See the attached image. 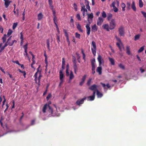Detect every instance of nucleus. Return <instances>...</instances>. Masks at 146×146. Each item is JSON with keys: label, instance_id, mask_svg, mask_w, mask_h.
<instances>
[{"label": "nucleus", "instance_id": "nucleus-1", "mask_svg": "<svg viewBox=\"0 0 146 146\" xmlns=\"http://www.w3.org/2000/svg\"><path fill=\"white\" fill-rule=\"evenodd\" d=\"M52 106L56 107L55 105L51 104L50 101L48 102L47 104H46V115H47L48 117L52 116L53 110Z\"/></svg>", "mask_w": 146, "mask_h": 146}, {"label": "nucleus", "instance_id": "nucleus-2", "mask_svg": "<svg viewBox=\"0 0 146 146\" xmlns=\"http://www.w3.org/2000/svg\"><path fill=\"white\" fill-rule=\"evenodd\" d=\"M48 2L49 5L50 9L52 10L53 17L56 16L55 14L56 12L54 9V7L52 5V0H48Z\"/></svg>", "mask_w": 146, "mask_h": 146}, {"label": "nucleus", "instance_id": "nucleus-3", "mask_svg": "<svg viewBox=\"0 0 146 146\" xmlns=\"http://www.w3.org/2000/svg\"><path fill=\"white\" fill-rule=\"evenodd\" d=\"M91 45L92 46L91 48V50L93 55L95 56L96 53V45L95 42L94 41H92Z\"/></svg>", "mask_w": 146, "mask_h": 146}, {"label": "nucleus", "instance_id": "nucleus-4", "mask_svg": "<svg viewBox=\"0 0 146 146\" xmlns=\"http://www.w3.org/2000/svg\"><path fill=\"white\" fill-rule=\"evenodd\" d=\"M116 24L115 20L112 19L110 21V27L109 29L110 30H113L114 29L115 27Z\"/></svg>", "mask_w": 146, "mask_h": 146}, {"label": "nucleus", "instance_id": "nucleus-5", "mask_svg": "<svg viewBox=\"0 0 146 146\" xmlns=\"http://www.w3.org/2000/svg\"><path fill=\"white\" fill-rule=\"evenodd\" d=\"M86 99V97H84L82 99L78 100L76 102V104L79 106H80V105L84 103V101Z\"/></svg>", "mask_w": 146, "mask_h": 146}, {"label": "nucleus", "instance_id": "nucleus-6", "mask_svg": "<svg viewBox=\"0 0 146 146\" xmlns=\"http://www.w3.org/2000/svg\"><path fill=\"white\" fill-rule=\"evenodd\" d=\"M118 32L119 35L121 36H123L124 35V27L122 26H120L118 29Z\"/></svg>", "mask_w": 146, "mask_h": 146}, {"label": "nucleus", "instance_id": "nucleus-7", "mask_svg": "<svg viewBox=\"0 0 146 146\" xmlns=\"http://www.w3.org/2000/svg\"><path fill=\"white\" fill-rule=\"evenodd\" d=\"M88 15V21L89 23L90 24L92 21L93 18V14L92 13H91L90 14H87Z\"/></svg>", "mask_w": 146, "mask_h": 146}, {"label": "nucleus", "instance_id": "nucleus-8", "mask_svg": "<svg viewBox=\"0 0 146 146\" xmlns=\"http://www.w3.org/2000/svg\"><path fill=\"white\" fill-rule=\"evenodd\" d=\"M90 24H87L86 26V29L87 34L88 36L89 35L90 33Z\"/></svg>", "mask_w": 146, "mask_h": 146}, {"label": "nucleus", "instance_id": "nucleus-9", "mask_svg": "<svg viewBox=\"0 0 146 146\" xmlns=\"http://www.w3.org/2000/svg\"><path fill=\"white\" fill-rule=\"evenodd\" d=\"M103 21V19L101 17H99L97 22V25H98L100 26Z\"/></svg>", "mask_w": 146, "mask_h": 146}, {"label": "nucleus", "instance_id": "nucleus-10", "mask_svg": "<svg viewBox=\"0 0 146 146\" xmlns=\"http://www.w3.org/2000/svg\"><path fill=\"white\" fill-rule=\"evenodd\" d=\"M97 86L96 84H94L92 86H91L89 88V89L92 90H93L94 91H95V90L97 91V90H98L97 89Z\"/></svg>", "mask_w": 146, "mask_h": 146}, {"label": "nucleus", "instance_id": "nucleus-11", "mask_svg": "<svg viewBox=\"0 0 146 146\" xmlns=\"http://www.w3.org/2000/svg\"><path fill=\"white\" fill-rule=\"evenodd\" d=\"M95 93H96L95 92V91H94L93 92V95H92V96H88V98H89V101H93V100H94L95 99Z\"/></svg>", "mask_w": 146, "mask_h": 146}, {"label": "nucleus", "instance_id": "nucleus-12", "mask_svg": "<svg viewBox=\"0 0 146 146\" xmlns=\"http://www.w3.org/2000/svg\"><path fill=\"white\" fill-rule=\"evenodd\" d=\"M116 44L117 46V47H118L120 51L121 52L122 51V49L121 47H122L123 49H124V47L123 46H123H122L120 44V43L119 42H117L116 43Z\"/></svg>", "mask_w": 146, "mask_h": 146}, {"label": "nucleus", "instance_id": "nucleus-13", "mask_svg": "<svg viewBox=\"0 0 146 146\" xmlns=\"http://www.w3.org/2000/svg\"><path fill=\"white\" fill-rule=\"evenodd\" d=\"M116 44L117 46V47H118L120 51L121 52L122 51V49L121 47H122L123 49H124V47L123 46H123H122L120 44V43L119 42H117L116 43Z\"/></svg>", "mask_w": 146, "mask_h": 146}, {"label": "nucleus", "instance_id": "nucleus-14", "mask_svg": "<svg viewBox=\"0 0 146 146\" xmlns=\"http://www.w3.org/2000/svg\"><path fill=\"white\" fill-rule=\"evenodd\" d=\"M59 77L60 80H64V75L62 70H60L59 71Z\"/></svg>", "mask_w": 146, "mask_h": 146}, {"label": "nucleus", "instance_id": "nucleus-15", "mask_svg": "<svg viewBox=\"0 0 146 146\" xmlns=\"http://www.w3.org/2000/svg\"><path fill=\"white\" fill-rule=\"evenodd\" d=\"M97 29L98 28L96 24H94L92 26V31L94 32H96L97 31Z\"/></svg>", "mask_w": 146, "mask_h": 146}, {"label": "nucleus", "instance_id": "nucleus-16", "mask_svg": "<svg viewBox=\"0 0 146 146\" xmlns=\"http://www.w3.org/2000/svg\"><path fill=\"white\" fill-rule=\"evenodd\" d=\"M76 28L81 33L83 32V31L82 29L81 26L79 23H78L76 25Z\"/></svg>", "mask_w": 146, "mask_h": 146}, {"label": "nucleus", "instance_id": "nucleus-17", "mask_svg": "<svg viewBox=\"0 0 146 146\" xmlns=\"http://www.w3.org/2000/svg\"><path fill=\"white\" fill-rule=\"evenodd\" d=\"M102 27L104 29H106L107 31H109L110 27L108 24H104L103 25Z\"/></svg>", "mask_w": 146, "mask_h": 146}, {"label": "nucleus", "instance_id": "nucleus-18", "mask_svg": "<svg viewBox=\"0 0 146 146\" xmlns=\"http://www.w3.org/2000/svg\"><path fill=\"white\" fill-rule=\"evenodd\" d=\"M102 67L101 66H99L97 68L96 72L99 73V74L101 75L102 73Z\"/></svg>", "mask_w": 146, "mask_h": 146}, {"label": "nucleus", "instance_id": "nucleus-19", "mask_svg": "<svg viewBox=\"0 0 146 146\" xmlns=\"http://www.w3.org/2000/svg\"><path fill=\"white\" fill-rule=\"evenodd\" d=\"M100 84L102 86L104 89L106 88V86L108 88H109L110 87V86L108 83L106 85L105 84L101 82Z\"/></svg>", "mask_w": 146, "mask_h": 146}, {"label": "nucleus", "instance_id": "nucleus-20", "mask_svg": "<svg viewBox=\"0 0 146 146\" xmlns=\"http://www.w3.org/2000/svg\"><path fill=\"white\" fill-rule=\"evenodd\" d=\"M11 2V1H5L4 5L5 6V7L6 8H7L9 7V4Z\"/></svg>", "mask_w": 146, "mask_h": 146}, {"label": "nucleus", "instance_id": "nucleus-21", "mask_svg": "<svg viewBox=\"0 0 146 146\" xmlns=\"http://www.w3.org/2000/svg\"><path fill=\"white\" fill-rule=\"evenodd\" d=\"M37 17L38 20H41L43 18V15H42L41 13H40L38 15Z\"/></svg>", "mask_w": 146, "mask_h": 146}, {"label": "nucleus", "instance_id": "nucleus-22", "mask_svg": "<svg viewBox=\"0 0 146 146\" xmlns=\"http://www.w3.org/2000/svg\"><path fill=\"white\" fill-rule=\"evenodd\" d=\"M86 3V8L89 10L90 11V7L89 5V3L88 1L85 0Z\"/></svg>", "mask_w": 146, "mask_h": 146}, {"label": "nucleus", "instance_id": "nucleus-23", "mask_svg": "<svg viewBox=\"0 0 146 146\" xmlns=\"http://www.w3.org/2000/svg\"><path fill=\"white\" fill-rule=\"evenodd\" d=\"M69 65L68 64L66 66V76H68L69 75V73L68 72V69H69Z\"/></svg>", "mask_w": 146, "mask_h": 146}, {"label": "nucleus", "instance_id": "nucleus-24", "mask_svg": "<svg viewBox=\"0 0 146 146\" xmlns=\"http://www.w3.org/2000/svg\"><path fill=\"white\" fill-rule=\"evenodd\" d=\"M99 62V65H100L102 64V60L101 56L100 55H99L97 58Z\"/></svg>", "mask_w": 146, "mask_h": 146}, {"label": "nucleus", "instance_id": "nucleus-25", "mask_svg": "<svg viewBox=\"0 0 146 146\" xmlns=\"http://www.w3.org/2000/svg\"><path fill=\"white\" fill-rule=\"evenodd\" d=\"M126 53L128 55L130 54V51L129 47L127 46L126 47Z\"/></svg>", "mask_w": 146, "mask_h": 146}, {"label": "nucleus", "instance_id": "nucleus-26", "mask_svg": "<svg viewBox=\"0 0 146 146\" xmlns=\"http://www.w3.org/2000/svg\"><path fill=\"white\" fill-rule=\"evenodd\" d=\"M131 8L133 9V10L135 11L136 10V8L135 6V2L134 1H133L132 4L131 5Z\"/></svg>", "mask_w": 146, "mask_h": 146}, {"label": "nucleus", "instance_id": "nucleus-27", "mask_svg": "<svg viewBox=\"0 0 146 146\" xmlns=\"http://www.w3.org/2000/svg\"><path fill=\"white\" fill-rule=\"evenodd\" d=\"M97 95L98 98H101L103 96V94L102 93L99 91L98 90H97Z\"/></svg>", "mask_w": 146, "mask_h": 146}, {"label": "nucleus", "instance_id": "nucleus-28", "mask_svg": "<svg viewBox=\"0 0 146 146\" xmlns=\"http://www.w3.org/2000/svg\"><path fill=\"white\" fill-rule=\"evenodd\" d=\"M109 59L111 64L112 65H114L115 64V62L114 59L110 57L109 58Z\"/></svg>", "mask_w": 146, "mask_h": 146}, {"label": "nucleus", "instance_id": "nucleus-29", "mask_svg": "<svg viewBox=\"0 0 146 146\" xmlns=\"http://www.w3.org/2000/svg\"><path fill=\"white\" fill-rule=\"evenodd\" d=\"M82 6L81 7V11H86V12L87 13V10L85 8V6L83 3L82 4Z\"/></svg>", "mask_w": 146, "mask_h": 146}, {"label": "nucleus", "instance_id": "nucleus-30", "mask_svg": "<svg viewBox=\"0 0 146 146\" xmlns=\"http://www.w3.org/2000/svg\"><path fill=\"white\" fill-rule=\"evenodd\" d=\"M73 68L75 73L76 74L78 70V67L76 64H75L74 65Z\"/></svg>", "mask_w": 146, "mask_h": 146}, {"label": "nucleus", "instance_id": "nucleus-31", "mask_svg": "<svg viewBox=\"0 0 146 146\" xmlns=\"http://www.w3.org/2000/svg\"><path fill=\"white\" fill-rule=\"evenodd\" d=\"M69 75L70 80H72L74 77L73 72L71 71H70V74H69Z\"/></svg>", "mask_w": 146, "mask_h": 146}, {"label": "nucleus", "instance_id": "nucleus-32", "mask_svg": "<svg viewBox=\"0 0 146 146\" xmlns=\"http://www.w3.org/2000/svg\"><path fill=\"white\" fill-rule=\"evenodd\" d=\"M38 68L37 69V72L35 73L34 75V77H35V81L36 83L37 82V78L38 76Z\"/></svg>", "mask_w": 146, "mask_h": 146}, {"label": "nucleus", "instance_id": "nucleus-33", "mask_svg": "<svg viewBox=\"0 0 146 146\" xmlns=\"http://www.w3.org/2000/svg\"><path fill=\"white\" fill-rule=\"evenodd\" d=\"M115 39L117 40L118 42L119 43H120L121 44V45L122 46H123V44L122 43V42H121V40L118 37H117L116 36H115Z\"/></svg>", "mask_w": 146, "mask_h": 146}, {"label": "nucleus", "instance_id": "nucleus-34", "mask_svg": "<svg viewBox=\"0 0 146 146\" xmlns=\"http://www.w3.org/2000/svg\"><path fill=\"white\" fill-rule=\"evenodd\" d=\"M11 36L7 39V42L5 44V45L3 46L5 48L9 45L8 43V42L11 39Z\"/></svg>", "mask_w": 146, "mask_h": 146}, {"label": "nucleus", "instance_id": "nucleus-35", "mask_svg": "<svg viewBox=\"0 0 146 146\" xmlns=\"http://www.w3.org/2000/svg\"><path fill=\"white\" fill-rule=\"evenodd\" d=\"M7 37V35L5 34L4 35L3 37L2 38V40L3 43L5 42Z\"/></svg>", "mask_w": 146, "mask_h": 146}, {"label": "nucleus", "instance_id": "nucleus-36", "mask_svg": "<svg viewBox=\"0 0 146 146\" xmlns=\"http://www.w3.org/2000/svg\"><path fill=\"white\" fill-rule=\"evenodd\" d=\"M131 3L127 2L126 3V8L127 9L129 10L130 9Z\"/></svg>", "mask_w": 146, "mask_h": 146}, {"label": "nucleus", "instance_id": "nucleus-37", "mask_svg": "<svg viewBox=\"0 0 146 146\" xmlns=\"http://www.w3.org/2000/svg\"><path fill=\"white\" fill-rule=\"evenodd\" d=\"M121 7L122 8V11H125V8L126 7V5L125 4L122 3L121 4Z\"/></svg>", "mask_w": 146, "mask_h": 146}, {"label": "nucleus", "instance_id": "nucleus-38", "mask_svg": "<svg viewBox=\"0 0 146 146\" xmlns=\"http://www.w3.org/2000/svg\"><path fill=\"white\" fill-rule=\"evenodd\" d=\"M140 37V35L139 34L137 35L134 36V40L136 41L139 39Z\"/></svg>", "mask_w": 146, "mask_h": 146}, {"label": "nucleus", "instance_id": "nucleus-39", "mask_svg": "<svg viewBox=\"0 0 146 146\" xmlns=\"http://www.w3.org/2000/svg\"><path fill=\"white\" fill-rule=\"evenodd\" d=\"M75 36L76 38H78L79 39H80V35L78 33H75Z\"/></svg>", "mask_w": 146, "mask_h": 146}, {"label": "nucleus", "instance_id": "nucleus-40", "mask_svg": "<svg viewBox=\"0 0 146 146\" xmlns=\"http://www.w3.org/2000/svg\"><path fill=\"white\" fill-rule=\"evenodd\" d=\"M144 46H142L139 49L138 51V52L139 53L142 52L144 49Z\"/></svg>", "mask_w": 146, "mask_h": 146}, {"label": "nucleus", "instance_id": "nucleus-41", "mask_svg": "<svg viewBox=\"0 0 146 146\" xmlns=\"http://www.w3.org/2000/svg\"><path fill=\"white\" fill-rule=\"evenodd\" d=\"M47 47L48 48V49L49 50V51H50V43L49 40H47Z\"/></svg>", "mask_w": 146, "mask_h": 146}, {"label": "nucleus", "instance_id": "nucleus-42", "mask_svg": "<svg viewBox=\"0 0 146 146\" xmlns=\"http://www.w3.org/2000/svg\"><path fill=\"white\" fill-rule=\"evenodd\" d=\"M56 39L57 40V42L58 43V44H59L60 40V36L58 34H56Z\"/></svg>", "mask_w": 146, "mask_h": 146}, {"label": "nucleus", "instance_id": "nucleus-43", "mask_svg": "<svg viewBox=\"0 0 146 146\" xmlns=\"http://www.w3.org/2000/svg\"><path fill=\"white\" fill-rule=\"evenodd\" d=\"M4 119V118L2 117H1L0 120V123L1 124V127L3 128H4V126L3 125V123L2 122V121Z\"/></svg>", "mask_w": 146, "mask_h": 146}, {"label": "nucleus", "instance_id": "nucleus-44", "mask_svg": "<svg viewBox=\"0 0 146 146\" xmlns=\"http://www.w3.org/2000/svg\"><path fill=\"white\" fill-rule=\"evenodd\" d=\"M92 81V79L90 78L88 81L87 84L88 86H90L91 84Z\"/></svg>", "mask_w": 146, "mask_h": 146}, {"label": "nucleus", "instance_id": "nucleus-45", "mask_svg": "<svg viewBox=\"0 0 146 146\" xmlns=\"http://www.w3.org/2000/svg\"><path fill=\"white\" fill-rule=\"evenodd\" d=\"M12 30L10 29H9L7 33V35L8 36H10L12 34Z\"/></svg>", "mask_w": 146, "mask_h": 146}, {"label": "nucleus", "instance_id": "nucleus-46", "mask_svg": "<svg viewBox=\"0 0 146 146\" xmlns=\"http://www.w3.org/2000/svg\"><path fill=\"white\" fill-rule=\"evenodd\" d=\"M112 17V15L111 13H109L108 15V16L107 17V19L108 21H109L110 20L111 18Z\"/></svg>", "mask_w": 146, "mask_h": 146}, {"label": "nucleus", "instance_id": "nucleus-47", "mask_svg": "<svg viewBox=\"0 0 146 146\" xmlns=\"http://www.w3.org/2000/svg\"><path fill=\"white\" fill-rule=\"evenodd\" d=\"M102 17L104 18L106 17V12L104 11H103L102 13Z\"/></svg>", "mask_w": 146, "mask_h": 146}, {"label": "nucleus", "instance_id": "nucleus-48", "mask_svg": "<svg viewBox=\"0 0 146 146\" xmlns=\"http://www.w3.org/2000/svg\"><path fill=\"white\" fill-rule=\"evenodd\" d=\"M42 76L40 74V73H39V74L38 78H37V83H39L40 80L41 78V77Z\"/></svg>", "mask_w": 146, "mask_h": 146}, {"label": "nucleus", "instance_id": "nucleus-49", "mask_svg": "<svg viewBox=\"0 0 146 146\" xmlns=\"http://www.w3.org/2000/svg\"><path fill=\"white\" fill-rule=\"evenodd\" d=\"M119 67L122 69H125V67L124 66L121 64H120L119 65Z\"/></svg>", "mask_w": 146, "mask_h": 146}, {"label": "nucleus", "instance_id": "nucleus-50", "mask_svg": "<svg viewBox=\"0 0 146 146\" xmlns=\"http://www.w3.org/2000/svg\"><path fill=\"white\" fill-rule=\"evenodd\" d=\"M17 23H14L13 24V29H15L16 27L17 26Z\"/></svg>", "mask_w": 146, "mask_h": 146}, {"label": "nucleus", "instance_id": "nucleus-51", "mask_svg": "<svg viewBox=\"0 0 146 146\" xmlns=\"http://www.w3.org/2000/svg\"><path fill=\"white\" fill-rule=\"evenodd\" d=\"M95 60L94 59L93 60H92L91 61V65L92 66H95Z\"/></svg>", "mask_w": 146, "mask_h": 146}, {"label": "nucleus", "instance_id": "nucleus-52", "mask_svg": "<svg viewBox=\"0 0 146 146\" xmlns=\"http://www.w3.org/2000/svg\"><path fill=\"white\" fill-rule=\"evenodd\" d=\"M64 33L65 36H66V38L68 37V35L67 32L66 30L64 29Z\"/></svg>", "mask_w": 146, "mask_h": 146}, {"label": "nucleus", "instance_id": "nucleus-53", "mask_svg": "<svg viewBox=\"0 0 146 146\" xmlns=\"http://www.w3.org/2000/svg\"><path fill=\"white\" fill-rule=\"evenodd\" d=\"M76 17L79 21L81 20V19L80 17V15L79 14H78L76 15Z\"/></svg>", "mask_w": 146, "mask_h": 146}, {"label": "nucleus", "instance_id": "nucleus-54", "mask_svg": "<svg viewBox=\"0 0 146 146\" xmlns=\"http://www.w3.org/2000/svg\"><path fill=\"white\" fill-rule=\"evenodd\" d=\"M86 74H85L84 75V76L82 77L81 80L85 82V80L86 78Z\"/></svg>", "mask_w": 146, "mask_h": 146}, {"label": "nucleus", "instance_id": "nucleus-55", "mask_svg": "<svg viewBox=\"0 0 146 146\" xmlns=\"http://www.w3.org/2000/svg\"><path fill=\"white\" fill-rule=\"evenodd\" d=\"M73 7L75 10L76 11H77V6L76 3H74V4Z\"/></svg>", "mask_w": 146, "mask_h": 146}, {"label": "nucleus", "instance_id": "nucleus-56", "mask_svg": "<svg viewBox=\"0 0 146 146\" xmlns=\"http://www.w3.org/2000/svg\"><path fill=\"white\" fill-rule=\"evenodd\" d=\"M20 35H21L20 39H21L22 42H23V37L22 33L21 32L20 33Z\"/></svg>", "mask_w": 146, "mask_h": 146}, {"label": "nucleus", "instance_id": "nucleus-57", "mask_svg": "<svg viewBox=\"0 0 146 146\" xmlns=\"http://www.w3.org/2000/svg\"><path fill=\"white\" fill-rule=\"evenodd\" d=\"M57 18L56 16L53 17V20L54 21V23H56L57 21Z\"/></svg>", "mask_w": 146, "mask_h": 146}, {"label": "nucleus", "instance_id": "nucleus-58", "mask_svg": "<svg viewBox=\"0 0 146 146\" xmlns=\"http://www.w3.org/2000/svg\"><path fill=\"white\" fill-rule=\"evenodd\" d=\"M51 96L52 95L51 94H49L46 97V99H47V100H48L49 99V98L51 97Z\"/></svg>", "mask_w": 146, "mask_h": 146}, {"label": "nucleus", "instance_id": "nucleus-59", "mask_svg": "<svg viewBox=\"0 0 146 146\" xmlns=\"http://www.w3.org/2000/svg\"><path fill=\"white\" fill-rule=\"evenodd\" d=\"M60 82L59 85V87H60L62 84L63 83V82L64 81V80H60Z\"/></svg>", "mask_w": 146, "mask_h": 146}, {"label": "nucleus", "instance_id": "nucleus-60", "mask_svg": "<svg viewBox=\"0 0 146 146\" xmlns=\"http://www.w3.org/2000/svg\"><path fill=\"white\" fill-rule=\"evenodd\" d=\"M65 61L64 58H62V66H65Z\"/></svg>", "mask_w": 146, "mask_h": 146}, {"label": "nucleus", "instance_id": "nucleus-61", "mask_svg": "<svg viewBox=\"0 0 146 146\" xmlns=\"http://www.w3.org/2000/svg\"><path fill=\"white\" fill-rule=\"evenodd\" d=\"M143 5V3L142 1L139 2V6L141 8Z\"/></svg>", "mask_w": 146, "mask_h": 146}, {"label": "nucleus", "instance_id": "nucleus-62", "mask_svg": "<svg viewBox=\"0 0 146 146\" xmlns=\"http://www.w3.org/2000/svg\"><path fill=\"white\" fill-rule=\"evenodd\" d=\"M113 9L114 11L115 12H117L118 10V9L116 7L113 8Z\"/></svg>", "mask_w": 146, "mask_h": 146}, {"label": "nucleus", "instance_id": "nucleus-63", "mask_svg": "<svg viewBox=\"0 0 146 146\" xmlns=\"http://www.w3.org/2000/svg\"><path fill=\"white\" fill-rule=\"evenodd\" d=\"M42 111L44 113L46 112V104L44 105Z\"/></svg>", "mask_w": 146, "mask_h": 146}, {"label": "nucleus", "instance_id": "nucleus-64", "mask_svg": "<svg viewBox=\"0 0 146 146\" xmlns=\"http://www.w3.org/2000/svg\"><path fill=\"white\" fill-rule=\"evenodd\" d=\"M141 13L143 15V16L146 18V13H145L143 11H141Z\"/></svg>", "mask_w": 146, "mask_h": 146}]
</instances>
